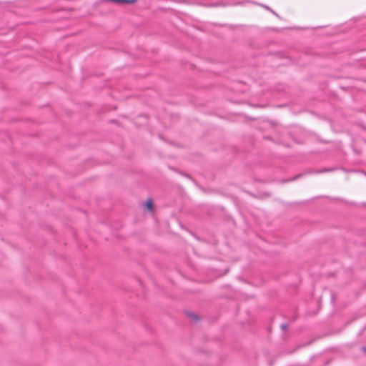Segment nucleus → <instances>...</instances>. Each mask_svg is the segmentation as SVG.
<instances>
[{"instance_id": "nucleus-3", "label": "nucleus", "mask_w": 366, "mask_h": 366, "mask_svg": "<svg viewBox=\"0 0 366 366\" xmlns=\"http://www.w3.org/2000/svg\"><path fill=\"white\" fill-rule=\"evenodd\" d=\"M187 315L189 317L192 318L194 320H195V321H199V316L197 315H196L194 313H192V312H187Z\"/></svg>"}, {"instance_id": "nucleus-1", "label": "nucleus", "mask_w": 366, "mask_h": 366, "mask_svg": "<svg viewBox=\"0 0 366 366\" xmlns=\"http://www.w3.org/2000/svg\"><path fill=\"white\" fill-rule=\"evenodd\" d=\"M145 207L148 210L152 211L153 209V202L152 199H148L145 203Z\"/></svg>"}, {"instance_id": "nucleus-6", "label": "nucleus", "mask_w": 366, "mask_h": 366, "mask_svg": "<svg viewBox=\"0 0 366 366\" xmlns=\"http://www.w3.org/2000/svg\"><path fill=\"white\" fill-rule=\"evenodd\" d=\"M362 350L366 353V347H362Z\"/></svg>"}, {"instance_id": "nucleus-2", "label": "nucleus", "mask_w": 366, "mask_h": 366, "mask_svg": "<svg viewBox=\"0 0 366 366\" xmlns=\"http://www.w3.org/2000/svg\"><path fill=\"white\" fill-rule=\"evenodd\" d=\"M136 1H137V0H115L114 2L124 3V4H134Z\"/></svg>"}, {"instance_id": "nucleus-4", "label": "nucleus", "mask_w": 366, "mask_h": 366, "mask_svg": "<svg viewBox=\"0 0 366 366\" xmlns=\"http://www.w3.org/2000/svg\"><path fill=\"white\" fill-rule=\"evenodd\" d=\"M265 9L269 11L271 13H272L274 15H275L276 16L279 17V15L274 11L272 10L271 8H269L268 6H266V5H262Z\"/></svg>"}, {"instance_id": "nucleus-5", "label": "nucleus", "mask_w": 366, "mask_h": 366, "mask_svg": "<svg viewBox=\"0 0 366 366\" xmlns=\"http://www.w3.org/2000/svg\"><path fill=\"white\" fill-rule=\"evenodd\" d=\"M287 327V324H282L281 325V328L283 330H285Z\"/></svg>"}]
</instances>
